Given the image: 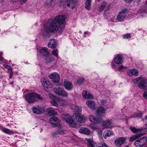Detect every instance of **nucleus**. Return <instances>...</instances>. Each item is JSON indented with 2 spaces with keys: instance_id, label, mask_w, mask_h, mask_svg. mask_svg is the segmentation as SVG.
<instances>
[{
  "instance_id": "nucleus-37",
  "label": "nucleus",
  "mask_w": 147,
  "mask_h": 147,
  "mask_svg": "<svg viewBox=\"0 0 147 147\" xmlns=\"http://www.w3.org/2000/svg\"><path fill=\"white\" fill-rule=\"evenodd\" d=\"M85 81L84 79L82 78H79L77 80V83L78 84H81L84 82Z\"/></svg>"
},
{
  "instance_id": "nucleus-28",
  "label": "nucleus",
  "mask_w": 147,
  "mask_h": 147,
  "mask_svg": "<svg viewBox=\"0 0 147 147\" xmlns=\"http://www.w3.org/2000/svg\"><path fill=\"white\" fill-rule=\"evenodd\" d=\"M45 60L47 63L51 62L54 61V59L52 57L49 55L45 56Z\"/></svg>"
},
{
  "instance_id": "nucleus-20",
  "label": "nucleus",
  "mask_w": 147,
  "mask_h": 147,
  "mask_svg": "<svg viewBox=\"0 0 147 147\" xmlns=\"http://www.w3.org/2000/svg\"><path fill=\"white\" fill-rule=\"evenodd\" d=\"M126 138L123 137H121L117 138L115 141V144L117 146H119L124 143Z\"/></svg>"
},
{
  "instance_id": "nucleus-1",
  "label": "nucleus",
  "mask_w": 147,
  "mask_h": 147,
  "mask_svg": "<svg viewBox=\"0 0 147 147\" xmlns=\"http://www.w3.org/2000/svg\"><path fill=\"white\" fill-rule=\"evenodd\" d=\"M65 16L58 15L51 21L48 30L52 33H55L58 30L59 33H61L65 28Z\"/></svg>"
},
{
  "instance_id": "nucleus-61",
  "label": "nucleus",
  "mask_w": 147,
  "mask_h": 147,
  "mask_svg": "<svg viewBox=\"0 0 147 147\" xmlns=\"http://www.w3.org/2000/svg\"><path fill=\"white\" fill-rule=\"evenodd\" d=\"M85 34H88V32H84Z\"/></svg>"
},
{
  "instance_id": "nucleus-18",
  "label": "nucleus",
  "mask_w": 147,
  "mask_h": 147,
  "mask_svg": "<svg viewBox=\"0 0 147 147\" xmlns=\"http://www.w3.org/2000/svg\"><path fill=\"white\" fill-rule=\"evenodd\" d=\"M46 111L50 116L57 115V113L55 111L54 108L52 107H50L47 109Z\"/></svg>"
},
{
  "instance_id": "nucleus-45",
  "label": "nucleus",
  "mask_w": 147,
  "mask_h": 147,
  "mask_svg": "<svg viewBox=\"0 0 147 147\" xmlns=\"http://www.w3.org/2000/svg\"><path fill=\"white\" fill-rule=\"evenodd\" d=\"M143 96L144 98L147 99V91H145L143 93Z\"/></svg>"
},
{
  "instance_id": "nucleus-4",
  "label": "nucleus",
  "mask_w": 147,
  "mask_h": 147,
  "mask_svg": "<svg viewBox=\"0 0 147 147\" xmlns=\"http://www.w3.org/2000/svg\"><path fill=\"white\" fill-rule=\"evenodd\" d=\"M134 82H138V87L139 88L147 90V79L146 78L140 77L134 80Z\"/></svg>"
},
{
  "instance_id": "nucleus-12",
  "label": "nucleus",
  "mask_w": 147,
  "mask_h": 147,
  "mask_svg": "<svg viewBox=\"0 0 147 147\" xmlns=\"http://www.w3.org/2000/svg\"><path fill=\"white\" fill-rule=\"evenodd\" d=\"M112 120L104 121L103 123V126L105 128H111L113 127Z\"/></svg>"
},
{
  "instance_id": "nucleus-9",
  "label": "nucleus",
  "mask_w": 147,
  "mask_h": 147,
  "mask_svg": "<svg viewBox=\"0 0 147 147\" xmlns=\"http://www.w3.org/2000/svg\"><path fill=\"white\" fill-rule=\"evenodd\" d=\"M49 122L53 125L55 126H59L60 124V120L56 117H52L49 120Z\"/></svg>"
},
{
  "instance_id": "nucleus-14",
  "label": "nucleus",
  "mask_w": 147,
  "mask_h": 147,
  "mask_svg": "<svg viewBox=\"0 0 147 147\" xmlns=\"http://www.w3.org/2000/svg\"><path fill=\"white\" fill-rule=\"evenodd\" d=\"M64 87L67 90H71L73 88L72 83L68 81L65 80L64 82Z\"/></svg>"
},
{
  "instance_id": "nucleus-41",
  "label": "nucleus",
  "mask_w": 147,
  "mask_h": 147,
  "mask_svg": "<svg viewBox=\"0 0 147 147\" xmlns=\"http://www.w3.org/2000/svg\"><path fill=\"white\" fill-rule=\"evenodd\" d=\"M93 98V96L91 94L87 93L86 99H92Z\"/></svg>"
},
{
  "instance_id": "nucleus-32",
  "label": "nucleus",
  "mask_w": 147,
  "mask_h": 147,
  "mask_svg": "<svg viewBox=\"0 0 147 147\" xmlns=\"http://www.w3.org/2000/svg\"><path fill=\"white\" fill-rule=\"evenodd\" d=\"M91 0H86L85 3V8L88 10H90L91 2Z\"/></svg>"
},
{
  "instance_id": "nucleus-47",
  "label": "nucleus",
  "mask_w": 147,
  "mask_h": 147,
  "mask_svg": "<svg viewBox=\"0 0 147 147\" xmlns=\"http://www.w3.org/2000/svg\"><path fill=\"white\" fill-rule=\"evenodd\" d=\"M143 120L144 121H145L146 123H145V125L147 127V115H146L144 119H143Z\"/></svg>"
},
{
  "instance_id": "nucleus-36",
  "label": "nucleus",
  "mask_w": 147,
  "mask_h": 147,
  "mask_svg": "<svg viewBox=\"0 0 147 147\" xmlns=\"http://www.w3.org/2000/svg\"><path fill=\"white\" fill-rule=\"evenodd\" d=\"M134 144L137 147H140L142 146L139 139L136 140L135 142H134Z\"/></svg>"
},
{
  "instance_id": "nucleus-31",
  "label": "nucleus",
  "mask_w": 147,
  "mask_h": 147,
  "mask_svg": "<svg viewBox=\"0 0 147 147\" xmlns=\"http://www.w3.org/2000/svg\"><path fill=\"white\" fill-rule=\"evenodd\" d=\"M142 114L140 111H138L135 113L134 115H131L130 118H133L137 117H141L142 116Z\"/></svg>"
},
{
  "instance_id": "nucleus-11",
  "label": "nucleus",
  "mask_w": 147,
  "mask_h": 147,
  "mask_svg": "<svg viewBox=\"0 0 147 147\" xmlns=\"http://www.w3.org/2000/svg\"><path fill=\"white\" fill-rule=\"evenodd\" d=\"M41 82L44 88H51V85L50 82L46 79L42 78L41 79Z\"/></svg>"
},
{
  "instance_id": "nucleus-43",
  "label": "nucleus",
  "mask_w": 147,
  "mask_h": 147,
  "mask_svg": "<svg viewBox=\"0 0 147 147\" xmlns=\"http://www.w3.org/2000/svg\"><path fill=\"white\" fill-rule=\"evenodd\" d=\"M2 131L4 133L8 134H9L11 133V131L9 129H7V128H5L4 129H3L2 130Z\"/></svg>"
},
{
  "instance_id": "nucleus-62",
  "label": "nucleus",
  "mask_w": 147,
  "mask_h": 147,
  "mask_svg": "<svg viewBox=\"0 0 147 147\" xmlns=\"http://www.w3.org/2000/svg\"><path fill=\"white\" fill-rule=\"evenodd\" d=\"M74 7H74V6H72V7L71 9H74Z\"/></svg>"
},
{
  "instance_id": "nucleus-16",
  "label": "nucleus",
  "mask_w": 147,
  "mask_h": 147,
  "mask_svg": "<svg viewBox=\"0 0 147 147\" xmlns=\"http://www.w3.org/2000/svg\"><path fill=\"white\" fill-rule=\"evenodd\" d=\"M110 8L109 6H108L107 7L105 10L104 13V18L106 19L109 20V21H112L110 19L109 20V18L110 17V13L109 11Z\"/></svg>"
},
{
  "instance_id": "nucleus-10",
  "label": "nucleus",
  "mask_w": 147,
  "mask_h": 147,
  "mask_svg": "<svg viewBox=\"0 0 147 147\" xmlns=\"http://www.w3.org/2000/svg\"><path fill=\"white\" fill-rule=\"evenodd\" d=\"M50 78L53 80V81L55 83L58 82L60 80V77L59 74L57 72H53L50 74L49 76Z\"/></svg>"
},
{
  "instance_id": "nucleus-57",
  "label": "nucleus",
  "mask_w": 147,
  "mask_h": 147,
  "mask_svg": "<svg viewBox=\"0 0 147 147\" xmlns=\"http://www.w3.org/2000/svg\"><path fill=\"white\" fill-rule=\"evenodd\" d=\"M20 1L21 2H25V1H26L27 0H20Z\"/></svg>"
},
{
  "instance_id": "nucleus-8",
  "label": "nucleus",
  "mask_w": 147,
  "mask_h": 147,
  "mask_svg": "<svg viewBox=\"0 0 147 147\" xmlns=\"http://www.w3.org/2000/svg\"><path fill=\"white\" fill-rule=\"evenodd\" d=\"M89 119L90 121L94 124L100 123L102 121V119L101 117L97 115H96V116L93 115H90Z\"/></svg>"
},
{
  "instance_id": "nucleus-26",
  "label": "nucleus",
  "mask_w": 147,
  "mask_h": 147,
  "mask_svg": "<svg viewBox=\"0 0 147 147\" xmlns=\"http://www.w3.org/2000/svg\"><path fill=\"white\" fill-rule=\"evenodd\" d=\"M97 113L98 116H103L105 113V110L103 107H100L97 110Z\"/></svg>"
},
{
  "instance_id": "nucleus-53",
  "label": "nucleus",
  "mask_w": 147,
  "mask_h": 147,
  "mask_svg": "<svg viewBox=\"0 0 147 147\" xmlns=\"http://www.w3.org/2000/svg\"><path fill=\"white\" fill-rule=\"evenodd\" d=\"M61 101L62 102V104L61 105L64 106L66 104V102L65 101L61 100Z\"/></svg>"
},
{
  "instance_id": "nucleus-33",
  "label": "nucleus",
  "mask_w": 147,
  "mask_h": 147,
  "mask_svg": "<svg viewBox=\"0 0 147 147\" xmlns=\"http://www.w3.org/2000/svg\"><path fill=\"white\" fill-rule=\"evenodd\" d=\"M139 140L142 146L147 142V138L144 137L140 138Z\"/></svg>"
},
{
  "instance_id": "nucleus-21",
  "label": "nucleus",
  "mask_w": 147,
  "mask_h": 147,
  "mask_svg": "<svg viewBox=\"0 0 147 147\" xmlns=\"http://www.w3.org/2000/svg\"><path fill=\"white\" fill-rule=\"evenodd\" d=\"M40 53L41 55L45 57L49 55L50 54V53L48 51L47 48L45 47L40 49Z\"/></svg>"
},
{
  "instance_id": "nucleus-23",
  "label": "nucleus",
  "mask_w": 147,
  "mask_h": 147,
  "mask_svg": "<svg viewBox=\"0 0 147 147\" xmlns=\"http://www.w3.org/2000/svg\"><path fill=\"white\" fill-rule=\"evenodd\" d=\"M127 74L129 76H137L138 75V71L134 69H132L127 71Z\"/></svg>"
},
{
  "instance_id": "nucleus-48",
  "label": "nucleus",
  "mask_w": 147,
  "mask_h": 147,
  "mask_svg": "<svg viewBox=\"0 0 147 147\" xmlns=\"http://www.w3.org/2000/svg\"><path fill=\"white\" fill-rule=\"evenodd\" d=\"M2 55V53L1 52L0 53V61H1L3 62L4 60L3 58L1 55Z\"/></svg>"
},
{
  "instance_id": "nucleus-40",
  "label": "nucleus",
  "mask_w": 147,
  "mask_h": 147,
  "mask_svg": "<svg viewBox=\"0 0 147 147\" xmlns=\"http://www.w3.org/2000/svg\"><path fill=\"white\" fill-rule=\"evenodd\" d=\"M51 105L53 106H55V107L58 106V104L54 100H52L51 101Z\"/></svg>"
},
{
  "instance_id": "nucleus-2",
  "label": "nucleus",
  "mask_w": 147,
  "mask_h": 147,
  "mask_svg": "<svg viewBox=\"0 0 147 147\" xmlns=\"http://www.w3.org/2000/svg\"><path fill=\"white\" fill-rule=\"evenodd\" d=\"M24 97L26 100L29 104L34 103L37 100V99L42 98V96L34 92L26 94Z\"/></svg>"
},
{
  "instance_id": "nucleus-49",
  "label": "nucleus",
  "mask_w": 147,
  "mask_h": 147,
  "mask_svg": "<svg viewBox=\"0 0 147 147\" xmlns=\"http://www.w3.org/2000/svg\"><path fill=\"white\" fill-rule=\"evenodd\" d=\"M63 133V131H60L59 132H56V133H53V136H55V135L56 134H62Z\"/></svg>"
},
{
  "instance_id": "nucleus-15",
  "label": "nucleus",
  "mask_w": 147,
  "mask_h": 147,
  "mask_svg": "<svg viewBox=\"0 0 147 147\" xmlns=\"http://www.w3.org/2000/svg\"><path fill=\"white\" fill-rule=\"evenodd\" d=\"M33 112L36 114H40L43 113L45 110L43 108L34 107L32 108Z\"/></svg>"
},
{
  "instance_id": "nucleus-5",
  "label": "nucleus",
  "mask_w": 147,
  "mask_h": 147,
  "mask_svg": "<svg viewBox=\"0 0 147 147\" xmlns=\"http://www.w3.org/2000/svg\"><path fill=\"white\" fill-rule=\"evenodd\" d=\"M128 10L126 8L122 9L117 15L116 20L119 22L123 21L127 17Z\"/></svg>"
},
{
  "instance_id": "nucleus-6",
  "label": "nucleus",
  "mask_w": 147,
  "mask_h": 147,
  "mask_svg": "<svg viewBox=\"0 0 147 147\" xmlns=\"http://www.w3.org/2000/svg\"><path fill=\"white\" fill-rule=\"evenodd\" d=\"M62 117L63 120L68 123L71 127L75 126L73 124L74 120L72 118L71 116L69 114L64 113L62 115Z\"/></svg>"
},
{
  "instance_id": "nucleus-22",
  "label": "nucleus",
  "mask_w": 147,
  "mask_h": 147,
  "mask_svg": "<svg viewBox=\"0 0 147 147\" xmlns=\"http://www.w3.org/2000/svg\"><path fill=\"white\" fill-rule=\"evenodd\" d=\"M80 133L89 135L91 133V131L88 128L85 127H81L79 130Z\"/></svg>"
},
{
  "instance_id": "nucleus-52",
  "label": "nucleus",
  "mask_w": 147,
  "mask_h": 147,
  "mask_svg": "<svg viewBox=\"0 0 147 147\" xmlns=\"http://www.w3.org/2000/svg\"><path fill=\"white\" fill-rule=\"evenodd\" d=\"M133 0H124V1L127 3H129L133 1Z\"/></svg>"
},
{
  "instance_id": "nucleus-46",
  "label": "nucleus",
  "mask_w": 147,
  "mask_h": 147,
  "mask_svg": "<svg viewBox=\"0 0 147 147\" xmlns=\"http://www.w3.org/2000/svg\"><path fill=\"white\" fill-rule=\"evenodd\" d=\"M90 128L92 129L95 130L96 129V127L94 125V124H92L90 125Z\"/></svg>"
},
{
  "instance_id": "nucleus-17",
  "label": "nucleus",
  "mask_w": 147,
  "mask_h": 147,
  "mask_svg": "<svg viewBox=\"0 0 147 147\" xmlns=\"http://www.w3.org/2000/svg\"><path fill=\"white\" fill-rule=\"evenodd\" d=\"M114 61L117 64H120L122 63L123 57L120 55H117L114 58Z\"/></svg>"
},
{
  "instance_id": "nucleus-42",
  "label": "nucleus",
  "mask_w": 147,
  "mask_h": 147,
  "mask_svg": "<svg viewBox=\"0 0 147 147\" xmlns=\"http://www.w3.org/2000/svg\"><path fill=\"white\" fill-rule=\"evenodd\" d=\"M126 68V67L123 66V65H119L118 68L117 69V71H121L123 69Z\"/></svg>"
},
{
  "instance_id": "nucleus-38",
  "label": "nucleus",
  "mask_w": 147,
  "mask_h": 147,
  "mask_svg": "<svg viewBox=\"0 0 147 147\" xmlns=\"http://www.w3.org/2000/svg\"><path fill=\"white\" fill-rule=\"evenodd\" d=\"M46 2L48 5L49 6H51L54 4L53 0H47Z\"/></svg>"
},
{
  "instance_id": "nucleus-29",
  "label": "nucleus",
  "mask_w": 147,
  "mask_h": 147,
  "mask_svg": "<svg viewBox=\"0 0 147 147\" xmlns=\"http://www.w3.org/2000/svg\"><path fill=\"white\" fill-rule=\"evenodd\" d=\"M113 134V132L110 130H106L104 133V137L105 139L107 138L108 136H109L112 135Z\"/></svg>"
},
{
  "instance_id": "nucleus-63",
  "label": "nucleus",
  "mask_w": 147,
  "mask_h": 147,
  "mask_svg": "<svg viewBox=\"0 0 147 147\" xmlns=\"http://www.w3.org/2000/svg\"><path fill=\"white\" fill-rule=\"evenodd\" d=\"M146 5H147V0L146 1Z\"/></svg>"
},
{
  "instance_id": "nucleus-39",
  "label": "nucleus",
  "mask_w": 147,
  "mask_h": 147,
  "mask_svg": "<svg viewBox=\"0 0 147 147\" xmlns=\"http://www.w3.org/2000/svg\"><path fill=\"white\" fill-rule=\"evenodd\" d=\"M131 36L129 33H127L124 34L123 36V38L124 39H128L131 38Z\"/></svg>"
},
{
  "instance_id": "nucleus-35",
  "label": "nucleus",
  "mask_w": 147,
  "mask_h": 147,
  "mask_svg": "<svg viewBox=\"0 0 147 147\" xmlns=\"http://www.w3.org/2000/svg\"><path fill=\"white\" fill-rule=\"evenodd\" d=\"M3 66L4 67H5L6 69H7L9 73H12V69L10 66L7 65H3Z\"/></svg>"
},
{
  "instance_id": "nucleus-51",
  "label": "nucleus",
  "mask_w": 147,
  "mask_h": 147,
  "mask_svg": "<svg viewBox=\"0 0 147 147\" xmlns=\"http://www.w3.org/2000/svg\"><path fill=\"white\" fill-rule=\"evenodd\" d=\"M96 147H108V146L105 143H104L101 145Z\"/></svg>"
},
{
  "instance_id": "nucleus-44",
  "label": "nucleus",
  "mask_w": 147,
  "mask_h": 147,
  "mask_svg": "<svg viewBox=\"0 0 147 147\" xmlns=\"http://www.w3.org/2000/svg\"><path fill=\"white\" fill-rule=\"evenodd\" d=\"M87 92L86 91H84L82 93V95L83 97L85 98H86V96H87Z\"/></svg>"
},
{
  "instance_id": "nucleus-64",
  "label": "nucleus",
  "mask_w": 147,
  "mask_h": 147,
  "mask_svg": "<svg viewBox=\"0 0 147 147\" xmlns=\"http://www.w3.org/2000/svg\"><path fill=\"white\" fill-rule=\"evenodd\" d=\"M126 147H129V146H126Z\"/></svg>"
},
{
  "instance_id": "nucleus-19",
  "label": "nucleus",
  "mask_w": 147,
  "mask_h": 147,
  "mask_svg": "<svg viewBox=\"0 0 147 147\" xmlns=\"http://www.w3.org/2000/svg\"><path fill=\"white\" fill-rule=\"evenodd\" d=\"M57 41L56 39H52L49 43L48 47L52 49L55 48L57 45Z\"/></svg>"
},
{
  "instance_id": "nucleus-55",
  "label": "nucleus",
  "mask_w": 147,
  "mask_h": 147,
  "mask_svg": "<svg viewBox=\"0 0 147 147\" xmlns=\"http://www.w3.org/2000/svg\"><path fill=\"white\" fill-rule=\"evenodd\" d=\"M70 3H72L74 2V0H69Z\"/></svg>"
},
{
  "instance_id": "nucleus-25",
  "label": "nucleus",
  "mask_w": 147,
  "mask_h": 147,
  "mask_svg": "<svg viewBox=\"0 0 147 147\" xmlns=\"http://www.w3.org/2000/svg\"><path fill=\"white\" fill-rule=\"evenodd\" d=\"M86 140L88 142L87 147H95L96 143L93 141L92 139L86 138Z\"/></svg>"
},
{
  "instance_id": "nucleus-27",
  "label": "nucleus",
  "mask_w": 147,
  "mask_h": 147,
  "mask_svg": "<svg viewBox=\"0 0 147 147\" xmlns=\"http://www.w3.org/2000/svg\"><path fill=\"white\" fill-rule=\"evenodd\" d=\"M75 117L76 119L80 123H83L86 120V119L84 117L80 115L76 114Z\"/></svg>"
},
{
  "instance_id": "nucleus-56",
  "label": "nucleus",
  "mask_w": 147,
  "mask_h": 147,
  "mask_svg": "<svg viewBox=\"0 0 147 147\" xmlns=\"http://www.w3.org/2000/svg\"><path fill=\"white\" fill-rule=\"evenodd\" d=\"M145 12H147V6H146L145 8Z\"/></svg>"
},
{
  "instance_id": "nucleus-59",
  "label": "nucleus",
  "mask_w": 147,
  "mask_h": 147,
  "mask_svg": "<svg viewBox=\"0 0 147 147\" xmlns=\"http://www.w3.org/2000/svg\"><path fill=\"white\" fill-rule=\"evenodd\" d=\"M67 5L68 7H69L70 6V4L69 3H67Z\"/></svg>"
},
{
  "instance_id": "nucleus-30",
  "label": "nucleus",
  "mask_w": 147,
  "mask_h": 147,
  "mask_svg": "<svg viewBox=\"0 0 147 147\" xmlns=\"http://www.w3.org/2000/svg\"><path fill=\"white\" fill-rule=\"evenodd\" d=\"M72 109L78 114H80L82 111V108L81 107L77 106H74L72 107Z\"/></svg>"
},
{
  "instance_id": "nucleus-7",
  "label": "nucleus",
  "mask_w": 147,
  "mask_h": 147,
  "mask_svg": "<svg viewBox=\"0 0 147 147\" xmlns=\"http://www.w3.org/2000/svg\"><path fill=\"white\" fill-rule=\"evenodd\" d=\"M54 92L56 94L67 97L68 93L64 89L60 88H55L54 89Z\"/></svg>"
},
{
  "instance_id": "nucleus-60",
  "label": "nucleus",
  "mask_w": 147,
  "mask_h": 147,
  "mask_svg": "<svg viewBox=\"0 0 147 147\" xmlns=\"http://www.w3.org/2000/svg\"><path fill=\"white\" fill-rule=\"evenodd\" d=\"M4 1V0H0V3Z\"/></svg>"
},
{
  "instance_id": "nucleus-54",
  "label": "nucleus",
  "mask_w": 147,
  "mask_h": 147,
  "mask_svg": "<svg viewBox=\"0 0 147 147\" xmlns=\"http://www.w3.org/2000/svg\"><path fill=\"white\" fill-rule=\"evenodd\" d=\"M12 76V73H9V76L10 78H11Z\"/></svg>"
},
{
  "instance_id": "nucleus-58",
  "label": "nucleus",
  "mask_w": 147,
  "mask_h": 147,
  "mask_svg": "<svg viewBox=\"0 0 147 147\" xmlns=\"http://www.w3.org/2000/svg\"><path fill=\"white\" fill-rule=\"evenodd\" d=\"M14 82V81H13L12 82H10L9 84H13Z\"/></svg>"
},
{
  "instance_id": "nucleus-24",
  "label": "nucleus",
  "mask_w": 147,
  "mask_h": 147,
  "mask_svg": "<svg viewBox=\"0 0 147 147\" xmlns=\"http://www.w3.org/2000/svg\"><path fill=\"white\" fill-rule=\"evenodd\" d=\"M108 6H110V5H107V2L105 1H103L102 4L98 7V11H102L106 6L107 8V7Z\"/></svg>"
},
{
  "instance_id": "nucleus-3",
  "label": "nucleus",
  "mask_w": 147,
  "mask_h": 147,
  "mask_svg": "<svg viewBox=\"0 0 147 147\" xmlns=\"http://www.w3.org/2000/svg\"><path fill=\"white\" fill-rule=\"evenodd\" d=\"M129 129L132 132L136 133V134L134 135L130 138L129 141L130 142L133 141L143 135L142 132L143 129L142 128L137 129L135 127H129Z\"/></svg>"
},
{
  "instance_id": "nucleus-13",
  "label": "nucleus",
  "mask_w": 147,
  "mask_h": 147,
  "mask_svg": "<svg viewBox=\"0 0 147 147\" xmlns=\"http://www.w3.org/2000/svg\"><path fill=\"white\" fill-rule=\"evenodd\" d=\"M86 104L90 108L95 110L96 109V103L90 100L86 101Z\"/></svg>"
},
{
  "instance_id": "nucleus-34",
  "label": "nucleus",
  "mask_w": 147,
  "mask_h": 147,
  "mask_svg": "<svg viewBox=\"0 0 147 147\" xmlns=\"http://www.w3.org/2000/svg\"><path fill=\"white\" fill-rule=\"evenodd\" d=\"M52 54L57 57L58 55V50L57 49H55L52 52Z\"/></svg>"
},
{
  "instance_id": "nucleus-50",
  "label": "nucleus",
  "mask_w": 147,
  "mask_h": 147,
  "mask_svg": "<svg viewBox=\"0 0 147 147\" xmlns=\"http://www.w3.org/2000/svg\"><path fill=\"white\" fill-rule=\"evenodd\" d=\"M101 103L102 105H105L107 103V102L105 100H102L101 102Z\"/></svg>"
}]
</instances>
